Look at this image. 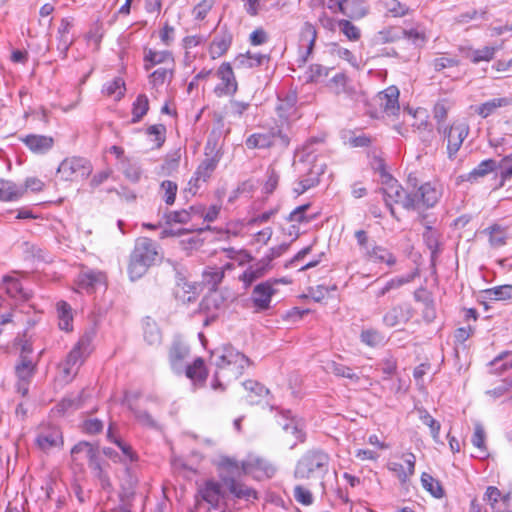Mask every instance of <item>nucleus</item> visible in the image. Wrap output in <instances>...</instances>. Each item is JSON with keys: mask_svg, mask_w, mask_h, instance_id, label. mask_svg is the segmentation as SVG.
I'll use <instances>...</instances> for the list:
<instances>
[{"mask_svg": "<svg viewBox=\"0 0 512 512\" xmlns=\"http://www.w3.org/2000/svg\"><path fill=\"white\" fill-rule=\"evenodd\" d=\"M381 173L383 187L380 191L391 215L396 218L393 203L400 204L405 210H420L434 207L442 196L441 185L437 182H425L416 192H407L402 185L386 172L383 160L377 168Z\"/></svg>", "mask_w": 512, "mask_h": 512, "instance_id": "obj_1", "label": "nucleus"}, {"mask_svg": "<svg viewBox=\"0 0 512 512\" xmlns=\"http://www.w3.org/2000/svg\"><path fill=\"white\" fill-rule=\"evenodd\" d=\"M250 365L249 358L231 346H225L215 361L216 371L211 383L214 390H225L222 380L231 381L240 377Z\"/></svg>", "mask_w": 512, "mask_h": 512, "instance_id": "obj_2", "label": "nucleus"}, {"mask_svg": "<svg viewBox=\"0 0 512 512\" xmlns=\"http://www.w3.org/2000/svg\"><path fill=\"white\" fill-rule=\"evenodd\" d=\"M157 256L158 246L154 240L148 237L138 238L129 257V278L132 281L141 278L155 264Z\"/></svg>", "mask_w": 512, "mask_h": 512, "instance_id": "obj_3", "label": "nucleus"}, {"mask_svg": "<svg viewBox=\"0 0 512 512\" xmlns=\"http://www.w3.org/2000/svg\"><path fill=\"white\" fill-rule=\"evenodd\" d=\"M330 456L323 450L312 449L304 453L298 460L294 477L296 479H323L329 472Z\"/></svg>", "mask_w": 512, "mask_h": 512, "instance_id": "obj_4", "label": "nucleus"}, {"mask_svg": "<svg viewBox=\"0 0 512 512\" xmlns=\"http://www.w3.org/2000/svg\"><path fill=\"white\" fill-rule=\"evenodd\" d=\"M94 335L93 330L86 331L59 365L65 381H71L76 376L85 359L92 352Z\"/></svg>", "mask_w": 512, "mask_h": 512, "instance_id": "obj_5", "label": "nucleus"}, {"mask_svg": "<svg viewBox=\"0 0 512 512\" xmlns=\"http://www.w3.org/2000/svg\"><path fill=\"white\" fill-rule=\"evenodd\" d=\"M223 487L222 481L206 480L199 486L195 495V511L201 508L203 502L209 505L208 510L223 511L226 508V500L229 496Z\"/></svg>", "mask_w": 512, "mask_h": 512, "instance_id": "obj_6", "label": "nucleus"}, {"mask_svg": "<svg viewBox=\"0 0 512 512\" xmlns=\"http://www.w3.org/2000/svg\"><path fill=\"white\" fill-rule=\"evenodd\" d=\"M82 453L88 459V465L94 472L95 476L98 477L103 484L107 482L108 477L101 465V457L98 446H95L87 441L78 442L71 449V456L73 461L78 460V455Z\"/></svg>", "mask_w": 512, "mask_h": 512, "instance_id": "obj_7", "label": "nucleus"}, {"mask_svg": "<svg viewBox=\"0 0 512 512\" xmlns=\"http://www.w3.org/2000/svg\"><path fill=\"white\" fill-rule=\"evenodd\" d=\"M57 172L63 180L75 181L88 177L92 172V165L86 158L69 157L60 163Z\"/></svg>", "mask_w": 512, "mask_h": 512, "instance_id": "obj_8", "label": "nucleus"}, {"mask_svg": "<svg viewBox=\"0 0 512 512\" xmlns=\"http://www.w3.org/2000/svg\"><path fill=\"white\" fill-rule=\"evenodd\" d=\"M290 139L280 129H271L266 132L253 133L247 137L245 144L248 149H266L280 144L287 147Z\"/></svg>", "mask_w": 512, "mask_h": 512, "instance_id": "obj_9", "label": "nucleus"}, {"mask_svg": "<svg viewBox=\"0 0 512 512\" xmlns=\"http://www.w3.org/2000/svg\"><path fill=\"white\" fill-rule=\"evenodd\" d=\"M242 472L245 475H251L253 478L261 480L272 478L276 473L275 465L266 458L250 454L241 462Z\"/></svg>", "mask_w": 512, "mask_h": 512, "instance_id": "obj_10", "label": "nucleus"}, {"mask_svg": "<svg viewBox=\"0 0 512 512\" xmlns=\"http://www.w3.org/2000/svg\"><path fill=\"white\" fill-rule=\"evenodd\" d=\"M439 132H443L447 140V154L449 159H454L463 141L469 134V126L465 122H454L450 127H445L443 130L438 127Z\"/></svg>", "mask_w": 512, "mask_h": 512, "instance_id": "obj_11", "label": "nucleus"}, {"mask_svg": "<svg viewBox=\"0 0 512 512\" xmlns=\"http://www.w3.org/2000/svg\"><path fill=\"white\" fill-rule=\"evenodd\" d=\"M189 353L188 345L180 337H175L169 347L168 358L170 366L176 374L183 373L184 362Z\"/></svg>", "mask_w": 512, "mask_h": 512, "instance_id": "obj_12", "label": "nucleus"}, {"mask_svg": "<svg viewBox=\"0 0 512 512\" xmlns=\"http://www.w3.org/2000/svg\"><path fill=\"white\" fill-rule=\"evenodd\" d=\"M217 76L221 84L215 87V93L218 96L234 95L238 89V84L230 63L224 62L217 70Z\"/></svg>", "mask_w": 512, "mask_h": 512, "instance_id": "obj_13", "label": "nucleus"}, {"mask_svg": "<svg viewBox=\"0 0 512 512\" xmlns=\"http://www.w3.org/2000/svg\"><path fill=\"white\" fill-rule=\"evenodd\" d=\"M221 481L227 493L231 494L236 499H243L250 501L251 499H258V493L255 489L247 486L246 484L236 480V478L221 475Z\"/></svg>", "mask_w": 512, "mask_h": 512, "instance_id": "obj_14", "label": "nucleus"}, {"mask_svg": "<svg viewBox=\"0 0 512 512\" xmlns=\"http://www.w3.org/2000/svg\"><path fill=\"white\" fill-rule=\"evenodd\" d=\"M35 444L44 452H49L53 448H61L63 446L62 432L58 427H48L37 434Z\"/></svg>", "mask_w": 512, "mask_h": 512, "instance_id": "obj_15", "label": "nucleus"}, {"mask_svg": "<svg viewBox=\"0 0 512 512\" xmlns=\"http://www.w3.org/2000/svg\"><path fill=\"white\" fill-rule=\"evenodd\" d=\"M414 316V310L409 303L391 307L383 316V322L388 327L407 323Z\"/></svg>", "mask_w": 512, "mask_h": 512, "instance_id": "obj_16", "label": "nucleus"}, {"mask_svg": "<svg viewBox=\"0 0 512 512\" xmlns=\"http://www.w3.org/2000/svg\"><path fill=\"white\" fill-rule=\"evenodd\" d=\"M275 293L271 280L257 284L252 293L254 307L258 311L267 310L270 307L271 297Z\"/></svg>", "mask_w": 512, "mask_h": 512, "instance_id": "obj_17", "label": "nucleus"}, {"mask_svg": "<svg viewBox=\"0 0 512 512\" xmlns=\"http://www.w3.org/2000/svg\"><path fill=\"white\" fill-rule=\"evenodd\" d=\"M20 141L35 154H45L54 146V138L47 135L28 134L21 137Z\"/></svg>", "mask_w": 512, "mask_h": 512, "instance_id": "obj_18", "label": "nucleus"}, {"mask_svg": "<svg viewBox=\"0 0 512 512\" xmlns=\"http://www.w3.org/2000/svg\"><path fill=\"white\" fill-rule=\"evenodd\" d=\"M379 105L389 116H395L400 110L399 90L396 86H390L378 94Z\"/></svg>", "mask_w": 512, "mask_h": 512, "instance_id": "obj_19", "label": "nucleus"}, {"mask_svg": "<svg viewBox=\"0 0 512 512\" xmlns=\"http://www.w3.org/2000/svg\"><path fill=\"white\" fill-rule=\"evenodd\" d=\"M233 36L227 30H220L212 40L209 48L210 55L213 59L224 55L232 44Z\"/></svg>", "mask_w": 512, "mask_h": 512, "instance_id": "obj_20", "label": "nucleus"}, {"mask_svg": "<svg viewBox=\"0 0 512 512\" xmlns=\"http://www.w3.org/2000/svg\"><path fill=\"white\" fill-rule=\"evenodd\" d=\"M143 61L144 69L146 71H149L158 64L171 63L172 65H174L173 54L168 50L156 51L151 48H145Z\"/></svg>", "mask_w": 512, "mask_h": 512, "instance_id": "obj_21", "label": "nucleus"}, {"mask_svg": "<svg viewBox=\"0 0 512 512\" xmlns=\"http://www.w3.org/2000/svg\"><path fill=\"white\" fill-rule=\"evenodd\" d=\"M404 464L393 462L390 464V470L396 473L398 479L405 483L415 471L416 457L413 453L403 455Z\"/></svg>", "mask_w": 512, "mask_h": 512, "instance_id": "obj_22", "label": "nucleus"}, {"mask_svg": "<svg viewBox=\"0 0 512 512\" xmlns=\"http://www.w3.org/2000/svg\"><path fill=\"white\" fill-rule=\"evenodd\" d=\"M270 267L271 266L262 258L257 263L250 265L242 275L239 276V280L242 281L245 288H247L257 279L263 277Z\"/></svg>", "mask_w": 512, "mask_h": 512, "instance_id": "obj_23", "label": "nucleus"}, {"mask_svg": "<svg viewBox=\"0 0 512 512\" xmlns=\"http://www.w3.org/2000/svg\"><path fill=\"white\" fill-rule=\"evenodd\" d=\"M497 168V162L493 159H486L483 160L478 164L477 167H475L473 170H471L469 173L460 175L461 181H467L470 183L477 182L480 178L485 177L489 173L493 172Z\"/></svg>", "mask_w": 512, "mask_h": 512, "instance_id": "obj_24", "label": "nucleus"}, {"mask_svg": "<svg viewBox=\"0 0 512 512\" xmlns=\"http://www.w3.org/2000/svg\"><path fill=\"white\" fill-rule=\"evenodd\" d=\"M460 51L463 56L472 63L478 64L481 61L489 62L494 58L497 48L494 46H485L481 49H473L471 47H461Z\"/></svg>", "mask_w": 512, "mask_h": 512, "instance_id": "obj_25", "label": "nucleus"}, {"mask_svg": "<svg viewBox=\"0 0 512 512\" xmlns=\"http://www.w3.org/2000/svg\"><path fill=\"white\" fill-rule=\"evenodd\" d=\"M185 375L195 384L203 386L206 382L208 371L205 367L204 360L201 357L196 358L192 364L184 366Z\"/></svg>", "mask_w": 512, "mask_h": 512, "instance_id": "obj_26", "label": "nucleus"}, {"mask_svg": "<svg viewBox=\"0 0 512 512\" xmlns=\"http://www.w3.org/2000/svg\"><path fill=\"white\" fill-rule=\"evenodd\" d=\"M368 261L373 263L381 264L385 263L388 266L396 264V257L387 248L374 244L371 249L365 255Z\"/></svg>", "mask_w": 512, "mask_h": 512, "instance_id": "obj_27", "label": "nucleus"}, {"mask_svg": "<svg viewBox=\"0 0 512 512\" xmlns=\"http://www.w3.org/2000/svg\"><path fill=\"white\" fill-rule=\"evenodd\" d=\"M510 105H512V98H493L477 106L475 111L482 118H487L493 115L499 108L507 107Z\"/></svg>", "mask_w": 512, "mask_h": 512, "instance_id": "obj_28", "label": "nucleus"}, {"mask_svg": "<svg viewBox=\"0 0 512 512\" xmlns=\"http://www.w3.org/2000/svg\"><path fill=\"white\" fill-rule=\"evenodd\" d=\"M204 210L203 206H191L190 210L168 212L165 214L166 223L169 225L172 223L186 224L191 220L192 214L202 216Z\"/></svg>", "mask_w": 512, "mask_h": 512, "instance_id": "obj_29", "label": "nucleus"}, {"mask_svg": "<svg viewBox=\"0 0 512 512\" xmlns=\"http://www.w3.org/2000/svg\"><path fill=\"white\" fill-rule=\"evenodd\" d=\"M216 466L220 472V477L221 475H228L235 478L236 476L243 474L241 462H238L235 458L229 456H219Z\"/></svg>", "mask_w": 512, "mask_h": 512, "instance_id": "obj_30", "label": "nucleus"}, {"mask_svg": "<svg viewBox=\"0 0 512 512\" xmlns=\"http://www.w3.org/2000/svg\"><path fill=\"white\" fill-rule=\"evenodd\" d=\"M484 234H487L489 244L493 248H499L507 243L508 233L507 228L502 227L499 224H492L483 230Z\"/></svg>", "mask_w": 512, "mask_h": 512, "instance_id": "obj_31", "label": "nucleus"}, {"mask_svg": "<svg viewBox=\"0 0 512 512\" xmlns=\"http://www.w3.org/2000/svg\"><path fill=\"white\" fill-rule=\"evenodd\" d=\"M25 188L11 181L0 180V200L14 201L22 197Z\"/></svg>", "mask_w": 512, "mask_h": 512, "instance_id": "obj_32", "label": "nucleus"}, {"mask_svg": "<svg viewBox=\"0 0 512 512\" xmlns=\"http://www.w3.org/2000/svg\"><path fill=\"white\" fill-rule=\"evenodd\" d=\"M270 60V56L266 54L260 53H251L250 51L245 54H240L237 56L235 62L236 65L243 68H253L262 65L265 61L268 62Z\"/></svg>", "mask_w": 512, "mask_h": 512, "instance_id": "obj_33", "label": "nucleus"}, {"mask_svg": "<svg viewBox=\"0 0 512 512\" xmlns=\"http://www.w3.org/2000/svg\"><path fill=\"white\" fill-rule=\"evenodd\" d=\"M316 38H317V31H316L315 27L311 23L305 22L301 29V40L307 41L308 45H307V50H306L305 54H303L301 56L302 63H305L308 60V57L312 54L314 46H315Z\"/></svg>", "mask_w": 512, "mask_h": 512, "instance_id": "obj_34", "label": "nucleus"}, {"mask_svg": "<svg viewBox=\"0 0 512 512\" xmlns=\"http://www.w3.org/2000/svg\"><path fill=\"white\" fill-rule=\"evenodd\" d=\"M406 36V29L397 26L384 28L377 34V41L381 44L395 43L403 40Z\"/></svg>", "mask_w": 512, "mask_h": 512, "instance_id": "obj_35", "label": "nucleus"}, {"mask_svg": "<svg viewBox=\"0 0 512 512\" xmlns=\"http://www.w3.org/2000/svg\"><path fill=\"white\" fill-rule=\"evenodd\" d=\"M417 276H419L418 269L414 270L406 276L396 277L389 280L385 286L376 293V297H383L390 290L400 288L401 286L412 282Z\"/></svg>", "mask_w": 512, "mask_h": 512, "instance_id": "obj_36", "label": "nucleus"}, {"mask_svg": "<svg viewBox=\"0 0 512 512\" xmlns=\"http://www.w3.org/2000/svg\"><path fill=\"white\" fill-rule=\"evenodd\" d=\"M144 340L151 346L159 345L162 341V334L154 321L148 319L143 326Z\"/></svg>", "mask_w": 512, "mask_h": 512, "instance_id": "obj_37", "label": "nucleus"}, {"mask_svg": "<svg viewBox=\"0 0 512 512\" xmlns=\"http://www.w3.org/2000/svg\"><path fill=\"white\" fill-rule=\"evenodd\" d=\"M15 373L18 380L31 381L35 373V365L31 359L22 356L20 362L15 366Z\"/></svg>", "mask_w": 512, "mask_h": 512, "instance_id": "obj_38", "label": "nucleus"}, {"mask_svg": "<svg viewBox=\"0 0 512 512\" xmlns=\"http://www.w3.org/2000/svg\"><path fill=\"white\" fill-rule=\"evenodd\" d=\"M57 312L59 317V328L64 331H71L73 319L71 306L64 301H61L57 304Z\"/></svg>", "mask_w": 512, "mask_h": 512, "instance_id": "obj_39", "label": "nucleus"}, {"mask_svg": "<svg viewBox=\"0 0 512 512\" xmlns=\"http://www.w3.org/2000/svg\"><path fill=\"white\" fill-rule=\"evenodd\" d=\"M149 110V100L145 94L137 96L132 107V123H138Z\"/></svg>", "mask_w": 512, "mask_h": 512, "instance_id": "obj_40", "label": "nucleus"}, {"mask_svg": "<svg viewBox=\"0 0 512 512\" xmlns=\"http://www.w3.org/2000/svg\"><path fill=\"white\" fill-rule=\"evenodd\" d=\"M485 297L491 301L512 299V285L496 286L484 291Z\"/></svg>", "mask_w": 512, "mask_h": 512, "instance_id": "obj_41", "label": "nucleus"}, {"mask_svg": "<svg viewBox=\"0 0 512 512\" xmlns=\"http://www.w3.org/2000/svg\"><path fill=\"white\" fill-rule=\"evenodd\" d=\"M381 4L384 9L395 18L404 17L410 12V8L398 0H381Z\"/></svg>", "mask_w": 512, "mask_h": 512, "instance_id": "obj_42", "label": "nucleus"}, {"mask_svg": "<svg viewBox=\"0 0 512 512\" xmlns=\"http://www.w3.org/2000/svg\"><path fill=\"white\" fill-rule=\"evenodd\" d=\"M218 161L219 159L217 157L204 159L195 171V175H198V178H201L202 182H206L216 169Z\"/></svg>", "mask_w": 512, "mask_h": 512, "instance_id": "obj_43", "label": "nucleus"}, {"mask_svg": "<svg viewBox=\"0 0 512 512\" xmlns=\"http://www.w3.org/2000/svg\"><path fill=\"white\" fill-rule=\"evenodd\" d=\"M82 405V394L76 396L64 397L55 407V410L59 414H64L70 410L79 409Z\"/></svg>", "mask_w": 512, "mask_h": 512, "instance_id": "obj_44", "label": "nucleus"}, {"mask_svg": "<svg viewBox=\"0 0 512 512\" xmlns=\"http://www.w3.org/2000/svg\"><path fill=\"white\" fill-rule=\"evenodd\" d=\"M421 482L423 487L435 498H442L444 496V490L440 482L434 479L430 474L423 473L421 476Z\"/></svg>", "mask_w": 512, "mask_h": 512, "instance_id": "obj_45", "label": "nucleus"}, {"mask_svg": "<svg viewBox=\"0 0 512 512\" xmlns=\"http://www.w3.org/2000/svg\"><path fill=\"white\" fill-rule=\"evenodd\" d=\"M418 413L422 423L430 428V432L434 441L439 442V433L441 428L440 423L435 420L424 408H419Z\"/></svg>", "mask_w": 512, "mask_h": 512, "instance_id": "obj_46", "label": "nucleus"}, {"mask_svg": "<svg viewBox=\"0 0 512 512\" xmlns=\"http://www.w3.org/2000/svg\"><path fill=\"white\" fill-rule=\"evenodd\" d=\"M297 96L295 93L288 94L285 99L279 98V104L276 107L278 115L281 118H288L295 110Z\"/></svg>", "mask_w": 512, "mask_h": 512, "instance_id": "obj_47", "label": "nucleus"}, {"mask_svg": "<svg viewBox=\"0 0 512 512\" xmlns=\"http://www.w3.org/2000/svg\"><path fill=\"white\" fill-rule=\"evenodd\" d=\"M224 277V271L221 268H209L203 272V283L209 290L215 291L218 284Z\"/></svg>", "mask_w": 512, "mask_h": 512, "instance_id": "obj_48", "label": "nucleus"}, {"mask_svg": "<svg viewBox=\"0 0 512 512\" xmlns=\"http://www.w3.org/2000/svg\"><path fill=\"white\" fill-rule=\"evenodd\" d=\"M423 239L426 246L431 251V260L434 262L440 250L438 234L430 226H427L425 232L423 233Z\"/></svg>", "mask_w": 512, "mask_h": 512, "instance_id": "obj_49", "label": "nucleus"}, {"mask_svg": "<svg viewBox=\"0 0 512 512\" xmlns=\"http://www.w3.org/2000/svg\"><path fill=\"white\" fill-rule=\"evenodd\" d=\"M173 77V69L158 68L149 75V84L153 89L163 86L168 78Z\"/></svg>", "mask_w": 512, "mask_h": 512, "instance_id": "obj_50", "label": "nucleus"}, {"mask_svg": "<svg viewBox=\"0 0 512 512\" xmlns=\"http://www.w3.org/2000/svg\"><path fill=\"white\" fill-rule=\"evenodd\" d=\"M329 369L337 377L347 378L354 383H357L360 380V377L354 372V370L344 364L333 361L329 365Z\"/></svg>", "mask_w": 512, "mask_h": 512, "instance_id": "obj_51", "label": "nucleus"}, {"mask_svg": "<svg viewBox=\"0 0 512 512\" xmlns=\"http://www.w3.org/2000/svg\"><path fill=\"white\" fill-rule=\"evenodd\" d=\"M125 90V82L120 77H116L104 86V92L108 96L116 95V100H120L124 96Z\"/></svg>", "mask_w": 512, "mask_h": 512, "instance_id": "obj_52", "label": "nucleus"}, {"mask_svg": "<svg viewBox=\"0 0 512 512\" xmlns=\"http://www.w3.org/2000/svg\"><path fill=\"white\" fill-rule=\"evenodd\" d=\"M485 441H486V432L484 430V427L481 423L477 422L474 425V433L471 438V442L474 447L479 449L481 452L486 453L487 448H486Z\"/></svg>", "mask_w": 512, "mask_h": 512, "instance_id": "obj_53", "label": "nucleus"}, {"mask_svg": "<svg viewBox=\"0 0 512 512\" xmlns=\"http://www.w3.org/2000/svg\"><path fill=\"white\" fill-rule=\"evenodd\" d=\"M338 26L340 28V31L350 40V41H357L361 37V31L360 29L355 26L351 21L349 20H339Z\"/></svg>", "mask_w": 512, "mask_h": 512, "instance_id": "obj_54", "label": "nucleus"}, {"mask_svg": "<svg viewBox=\"0 0 512 512\" xmlns=\"http://www.w3.org/2000/svg\"><path fill=\"white\" fill-rule=\"evenodd\" d=\"M310 208V204H303L296 207L293 211L290 212L288 217L286 218L289 222H297V223H308L314 219L313 217H308L306 215L307 210Z\"/></svg>", "mask_w": 512, "mask_h": 512, "instance_id": "obj_55", "label": "nucleus"}, {"mask_svg": "<svg viewBox=\"0 0 512 512\" xmlns=\"http://www.w3.org/2000/svg\"><path fill=\"white\" fill-rule=\"evenodd\" d=\"M329 73V68L320 65V64H312L310 65L308 71L306 72V81L307 82H318L322 78L327 77Z\"/></svg>", "mask_w": 512, "mask_h": 512, "instance_id": "obj_56", "label": "nucleus"}, {"mask_svg": "<svg viewBox=\"0 0 512 512\" xmlns=\"http://www.w3.org/2000/svg\"><path fill=\"white\" fill-rule=\"evenodd\" d=\"M293 496L298 503L304 506H309L314 501L311 491L302 485H296L294 487Z\"/></svg>", "mask_w": 512, "mask_h": 512, "instance_id": "obj_57", "label": "nucleus"}, {"mask_svg": "<svg viewBox=\"0 0 512 512\" xmlns=\"http://www.w3.org/2000/svg\"><path fill=\"white\" fill-rule=\"evenodd\" d=\"M161 189L164 191L163 200L167 205H173L176 199L177 184L170 180L161 183Z\"/></svg>", "mask_w": 512, "mask_h": 512, "instance_id": "obj_58", "label": "nucleus"}, {"mask_svg": "<svg viewBox=\"0 0 512 512\" xmlns=\"http://www.w3.org/2000/svg\"><path fill=\"white\" fill-rule=\"evenodd\" d=\"M147 134L149 136H154V142L156 143V148H160L166 139V127L163 124H155L151 125L147 129Z\"/></svg>", "mask_w": 512, "mask_h": 512, "instance_id": "obj_59", "label": "nucleus"}, {"mask_svg": "<svg viewBox=\"0 0 512 512\" xmlns=\"http://www.w3.org/2000/svg\"><path fill=\"white\" fill-rule=\"evenodd\" d=\"M130 409L139 423L150 428L157 427L156 421L146 410L134 408L132 406H130Z\"/></svg>", "mask_w": 512, "mask_h": 512, "instance_id": "obj_60", "label": "nucleus"}, {"mask_svg": "<svg viewBox=\"0 0 512 512\" xmlns=\"http://www.w3.org/2000/svg\"><path fill=\"white\" fill-rule=\"evenodd\" d=\"M332 53L336 54L339 58L346 60L353 67H358V62L355 55L347 48H343L338 44L332 45Z\"/></svg>", "mask_w": 512, "mask_h": 512, "instance_id": "obj_61", "label": "nucleus"}, {"mask_svg": "<svg viewBox=\"0 0 512 512\" xmlns=\"http://www.w3.org/2000/svg\"><path fill=\"white\" fill-rule=\"evenodd\" d=\"M215 0H201L194 7V14L196 20H204L208 14V12L212 9Z\"/></svg>", "mask_w": 512, "mask_h": 512, "instance_id": "obj_62", "label": "nucleus"}, {"mask_svg": "<svg viewBox=\"0 0 512 512\" xmlns=\"http://www.w3.org/2000/svg\"><path fill=\"white\" fill-rule=\"evenodd\" d=\"M361 341L370 347L379 345L382 341V336L375 330L362 331L360 335Z\"/></svg>", "mask_w": 512, "mask_h": 512, "instance_id": "obj_63", "label": "nucleus"}, {"mask_svg": "<svg viewBox=\"0 0 512 512\" xmlns=\"http://www.w3.org/2000/svg\"><path fill=\"white\" fill-rule=\"evenodd\" d=\"M403 40L411 42L415 47H421L427 40L424 32L417 29H406V36Z\"/></svg>", "mask_w": 512, "mask_h": 512, "instance_id": "obj_64", "label": "nucleus"}]
</instances>
